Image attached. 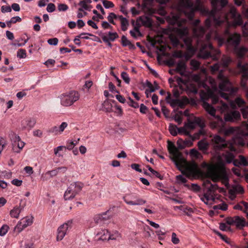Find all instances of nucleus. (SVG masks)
Here are the masks:
<instances>
[{
	"label": "nucleus",
	"instance_id": "nucleus-1",
	"mask_svg": "<svg viewBox=\"0 0 248 248\" xmlns=\"http://www.w3.org/2000/svg\"><path fill=\"white\" fill-rule=\"evenodd\" d=\"M168 149L170 155V158L179 170L183 169V173L187 176L194 175L199 173L197 164L192 162H187L183 157L182 154L176 148L173 142L168 141Z\"/></svg>",
	"mask_w": 248,
	"mask_h": 248
},
{
	"label": "nucleus",
	"instance_id": "nucleus-2",
	"mask_svg": "<svg viewBox=\"0 0 248 248\" xmlns=\"http://www.w3.org/2000/svg\"><path fill=\"white\" fill-rule=\"evenodd\" d=\"M203 167L207 169V175L210 177L212 181L216 182L219 180H222L228 182V177L226 172L225 163L221 159V157L219 156L217 162L215 164H209L203 163Z\"/></svg>",
	"mask_w": 248,
	"mask_h": 248
},
{
	"label": "nucleus",
	"instance_id": "nucleus-3",
	"mask_svg": "<svg viewBox=\"0 0 248 248\" xmlns=\"http://www.w3.org/2000/svg\"><path fill=\"white\" fill-rule=\"evenodd\" d=\"M211 140L213 149L216 152L222 151L226 148L232 152H235L236 148L234 145L243 146L245 144L243 138L239 136H235L231 141L226 140L225 138L219 135H215Z\"/></svg>",
	"mask_w": 248,
	"mask_h": 248
},
{
	"label": "nucleus",
	"instance_id": "nucleus-4",
	"mask_svg": "<svg viewBox=\"0 0 248 248\" xmlns=\"http://www.w3.org/2000/svg\"><path fill=\"white\" fill-rule=\"evenodd\" d=\"M220 53L219 50L215 49L211 43L207 42L202 45L198 57L203 59L212 57L213 60H217Z\"/></svg>",
	"mask_w": 248,
	"mask_h": 248
},
{
	"label": "nucleus",
	"instance_id": "nucleus-5",
	"mask_svg": "<svg viewBox=\"0 0 248 248\" xmlns=\"http://www.w3.org/2000/svg\"><path fill=\"white\" fill-rule=\"evenodd\" d=\"M219 189V192H221L223 190L222 188H219L217 185L211 184V185L207 188V192L203 194L202 196L199 195L202 201L205 204L208 205L209 200L215 202L216 199H218L215 192L217 190Z\"/></svg>",
	"mask_w": 248,
	"mask_h": 248
},
{
	"label": "nucleus",
	"instance_id": "nucleus-6",
	"mask_svg": "<svg viewBox=\"0 0 248 248\" xmlns=\"http://www.w3.org/2000/svg\"><path fill=\"white\" fill-rule=\"evenodd\" d=\"M230 19H232L233 21L231 24L232 27H236L238 26H241L243 24V22L241 15L238 14L236 12V9L232 7L230 8L229 11L224 15L222 20L227 21Z\"/></svg>",
	"mask_w": 248,
	"mask_h": 248
},
{
	"label": "nucleus",
	"instance_id": "nucleus-7",
	"mask_svg": "<svg viewBox=\"0 0 248 248\" xmlns=\"http://www.w3.org/2000/svg\"><path fill=\"white\" fill-rule=\"evenodd\" d=\"M79 98V94L75 91H72L61 95V103L65 107L70 106Z\"/></svg>",
	"mask_w": 248,
	"mask_h": 248
},
{
	"label": "nucleus",
	"instance_id": "nucleus-8",
	"mask_svg": "<svg viewBox=\"0 0 248 248\" xmlns=\"http://www.w3.org/2000/svg\"><path fill=\"white\" fill-rule=\"evenodd\" d=\"M83 186V184L79 182H75L71 184L65 192L64 199L69 200L74 198L81 190Z\"/></svg>",
	"mask_w": 248,
	"mask_h": 248
},
{
	"label": "nucleus",
	"instance_id": "nucleus-9",
	"mask_svg": "<svg viewBox=\"0 0 248 248\" xmlns=\"http://www.w3.org/2000/svg\"><path fill=\"white\" fill-rule=\"evenodd\" d=\"M9 137L12 145V150L16 153H19L25 145V143L21 140L19 136L11 131Z\"/></svg>",
	"mask_w": 248,
	"mask_h": 248
},
{
	"label": "nucleus",
	"instance_id": "nucleus-10",
	"mask_svg": "<svg viewBox=\"0 0 248 248\" xmlns=\"http://www.w3.org/2000/svg\"><path fill=\"white\" fill-rule=\"evenodd\" d=\"M179 1L185 7L184 11L185 15L189 20H192L194 17L195 12L192 0H179Z\"/></svg>",
	"mask_w": 248,
	"mask_h": 248
},
{
	"label": "nucleus",
	"instance_id": "nucleus-11",
	"mask_svg": "<svg viewBox=\"0 0 248 248\" xmlns=\"http://www.w3.org/2000/svg\"><path fill=\"white\" fill-rule=\"evenodd\" d=\"M187 121V123L185 124V126L187 129H194L196 127V124H197L200 128L205 126L204 122L200 117L192 116L188 118Z\"/></svg>",
	"mask_w": 248,
	"mask_h": 248
},
{
	"label": "nucleus",
	"instance_id": "nucleus-12",
	"mask_svg": "<svg viewBox=\"0 0 248 248\" xmlns=\"http://www.w3.org/2000/svg\"><path fill=\"white\" fill-rule=\"evenodd\" d=\"M217 78L221 80L219 84V89L222 91L229 92L231 84L229 79L224 77L221 72L219 73Z\"/></svg>",
	"mask_w": 248,
	"mask_h": 248
},
{
	"label": "nucleus",
	"instance_id": "nucleus-13",
	"mask_svg": "<svg viewBox=\"0 0 248 248\" xmlns=\"http://www.w3.org/2000/svg\"><path fill=\"white\" fill-rule=\"evenodd\" d=\"M72 221H68L60 226L57 231V240H62L65 235L68 228L71 226Z\"/></svg>",
	"mask_w": 248,
	"mask_h": 248
},
{
	"label": "nucleus",
	"instance_id": "nucleus-14",
	"mask_svg": "<svg viewBox=\"0 0 248 248\" xmlns=\"http://www.w3.org/2000/svg\"><path fill=\"white\" fill-rule=\"evenodd\" d=\"M100 235V240H115L117 238L120 237V234L118 232H115L114 234H110L109 232L107 230H104L98 233Z\"/></svg>",
	"mask_w": 248,
	"mask_h": 248
},
{
	"label": "nucleus",
	"instance_id": "nucleus-15",
	"mask_svg": "<svg viewBox=\"0 0 248 248\" xmlns=\"http://www.w3.org/2000/svg\"><path fill=\"white\" fill-rule=\"evenodd\" d=\"M240 41V36L237 33H234L230 35L227 39L228 44L233 46L235 48L239 45Z\"/></svg>",
	"mask_w": 248,
	"mask_h": 248
},
{
	"label": "nucleus",
	"instance_id": "nucleus-16",
	"mask_svg": "<svg viewBox=\"0 0 248 248\" xmlns=\"http://www.w3.org/2000/svg\"><path fill=\"white\" fill-rule=\"evenodd\" d=\"M241 115L239 112L233 111L227 114L225 116V120L227 122H234L240 119Z\"/></svg>",
	"mask_w": 248,
	"mask_h": 248
},
{
	"label": "nucleus",
	"instance_id": "nucleus-17",
	"mask_svg": "<svg viewBox=\"0 0 248 248\" xmlns=\"http://www.w3.org/2000/svg\"><path fill=\"white\" fill-rule=\"evenodd\" d=\"M242 69L243 71L242 75L240 84L242 87L246 89L247 81L248 79V65H243L242 67Z\"/></svg>",
	"mask_w": 248,
	"mask_h": 248
},
{
	"label": "nucleus",
	"instance_id": "nucleus-18",
	"mask_svg": "<svg viewBox=\"0 0 248 248\" xmlns=\"http://www.w3.org/2000/svg\"><path fill=\"white\" fill-rule=\"evenodd\" d=\"M229 151H226L221 155V157L224 159L225 162L227 164H230L232 162L235 158L234 155Z\"/></svg>",
	"mask_w": 248,
	"mask_h": 248
},
{
	"label": "nucleus",
	"instance_id": "nucleus-19",
	"mask_svg": "<svg viewBox=\"0 0 248 248\" xmlns=\"http://www.w3.org/2000/svg\"><path fill=\"white\" fill-rule=\"evenodd\" d=\"M212 20H213V22L217 26H219L222 23L224 22V20H222V19H217L215 16L208 18L205 21V25L207 28L211 26Z\"/></svg>",
	"mask_w": 248,
	"mask_h": 248
},
{
	"label": "nucleus",
	"instance_id": "nucleus-20",
	"mask_svg": "<svg viewBox=\"0 0 248 248\" xmlns=\"http://www.w3.org/2000/svg\"><path fill=\"white\" fill-rule=\"evenodd\" d=\"M108 37L106 35H103L102 39L104 42L108 43L109 45L111 46V44L109 42V41H114L116 39L119 37V36L117 32H109L108 33Z\"/></svg>",
	"mask_w": 248,
	"mask_h": 248
},
{
	"label": "nucleus",
	"instance_id": "nucleus-21",
	"mask_svg": "<svg viewBox=\"0 0 248 248\" xmlns=\"http://www.w3.org/2000/svg\"><path fill=\"white\" fill-rule=\"evenodd\" d=\"M174 31L180 38H184L188 34V29L186 27L175 28Z\"/></svg>",
	"mask_w": 248,
	"mask_h": 248
},
{
	"label": "nucleus",
	"instance_id": "nucleus-22",
	"mask_svg": "<svg viewBox=\"0 0 248 248\" xmlns=\"http://www.w3.org/2000/svg\"><path fill=\"white\" fill-rule=\"evenodd\" d=\"M32 223V218H25L23 219L19 223L17 224L15 229L17 227L20 228L22 225V228L19 231H21L24 228H26L27 226L31 225Z\"/></svg>",
	"mask_w": 248,
	"mask_h": 248
},
{
	"label": "nucleus",
	"instance_id": "nucleus-23",
	"mask_svg": "<svg viewBox=\"0 0 248 248\" xmlns=\"http://www.w3.org/2000/svg\"><path fill=\"white\" fill-rule=\"evenodd\" d=\"M123 200L127 204L131 205H141L146 203V201L141 199H137L136 201H129L126 196L123 197Z\"/></svg>",
	"mask_w": 248,
	"mask_h": 248
},
{
	"label": "nucleus",
	"instance_id": "nucleus-24",
	"mask_svg": "<svg viewBox=\"0 0 248 248\" xmlns=\"http://www.w3.org/2000/svg\"><path fill=\"white\" fill-rule=\"evenodd\" d=\"M228 0H220L219 2L218 0H211V2L215 11H217L219 10L217 6L218 3L220 4L221 8H223L228 4Z\"/></svg>",
	"mask_w": 248,
	"mask_h": 248
},
{
	"label": "nucleus",
	"instance_id": "nucleus-25",
	"mask_svg": "<svg viewBox=\"0 0 248 248\" xmlns=\"http://www.w3.org/2000/svg\"><path fill=\"white\" fill-rule=\"evenodd\" d=\"M203 107L209 114L213 116H215L216 110L212 106L206 102H204Z\"/></svg>",
	"mask_w": 248,
	"mask_h": 248
},
{
	"label": "nucleus",
	"instance_id": "nucleus-26",
	"mask_svg": "<svg viewBox=\"0 0 248 248\" xmlns=\"http://www.w3.org/2000/svg\"><path fill=\"white\" fill-rule=\"evenodd\" d=\"M235 224L236 227L239 229H242L246 226V220L244 217L235 216Z\"/></svg>",
	"mask_w": 248,
	"mask_h": 248
},
{
	"label": "nucleus",
	"instance_id": "nucleus-27",
	"mask_svg": "<svg viewBox=\"0 0 248 248\" xmlns=\"http://www.w3.org/2000/svg\"><path fill=\"white\" fill-rule=\"evenodd\" d=\"M142 24L146 27H151L152 26V20L147 16H141L139 17Z\"/></svg>",
	"mask_w": 248,
	"mask_h": 248
},
{
	"label": "nucleus",
	"instance_id": "nucleus-28",
	"mask_svg": "<svg viewBox=\"0 0 248 248\" xmlns=\"http://www.w3.org/2000/svg\"><path fill=\"white\" fill-rule=\"evenodd\" d=\"M122 44L124 46H128L129 49H135L136 48L134 45L131 43V42L127 39L126 37L124 35H123L121 38Z\"/></svg>",
	"mask_w": 248,
	"mask_h": 248
},
{
	"label": "nucleus",
	"instance_id": "nucleus-29",
	"mask_svg": "<svg viewBox=\"0 0 248 248\" xmlns=\"http://www.w3.org/2000/svg\"><path fill=\"white\" fill-rule=\"evenodd\" d=\"M35 124L36 120L33 118H29L22 122L24 128H26L27 126L32 128L35 125Z\"/></svg>",
	"mask_w": 248,
	"mask_h": 248
},
{
	"label": "nucleus",
	"instance_id": "nucleus-30",
	"mask_svg": "<svg viewBox=\"0 0 248 248\" xmlns=\"http://www.w3.org/2000/svg\"><path fill=\"white\" fill-rule=\"evenodd\" d=\"M197 146L200 151H205L208 149L209 143L206 140H202L198 142Z\"/></svg>",
	"mask_w": 248,
	"mask_h": 248
},
{
	"label": "nucleus",
	"instance_id": "nucleus-31",
	"mask_svg": "<svg viewBox=\"0 0 248 248\" xmlns=\"http://www.w3.org/2000/svg\"><path fill=\"white\" fill-rule=\"evenodd\" d=\"M121 20V28L123 31H125L127 29V27L129 25L128 21L126 18L122 16L119 17Z\"/></svg>",
	"mask_w": 248,
	"mask_h": 248
},
{
	"label": "nucleus",
	"instance_id": "nucleus-32",
	"mask_svg": "<svg viewBox=\"0 0 248 248\" xmlns=\"http://www.w3.org/2000/svg\"><path fill=\"white\" fill-rule=\"evenodd\" d=\"M21 209L18 207H15L11 210L10 211V215L12 217L15 218H18L19 217V215L21 212Z\"/></svg>",
	"mask_w": 248,
	"mask_h": 248
},
{
	"label": "nucleus",
	"instance_id": "nucleus-33",
	"mask_svg": "<svg viewBox=\"0 0 248 248\" xmlns=\"http://www.w3.org/2000/svg\"><path fill=\"white\" fill-rule=\"evenodd\" d=\"M169 39L174 47L177 46L179 44V41L177 36L173 34L169 35Z\"/></svg>",
	"mask_w": 248,
	"mask_h": 248
},
{
	"label": "nucleus",
	"instance_id": "nucleus-34",
	"mask_svg": "<svg viewBox=\"0 0 248 248\" xmlns=\"http://www.w3.org/2000/svg\"><path fill=\"white\" fill-rule=\"evenodd\" d=\"M169 130L170 134L173 136H176L178 134V127L176 125L172 124H170Z\"/></svg>",
	"mask_w": 248,
	"mask_h": 248
},
{
	"label": "nucleus",
	"instance_id": "nucleus-35",
	"mask_svg": "<svg viewBox=\"0 0 248 248\" xmlns=\"http://www.w3.org/2000/svg\"><path fill=\"white\" fill-rule=\"evenodd\" d=\"M186 64L185 62L180 61L178 62L177 66L175 69V72H178L183 70H186Z\"/></svg>",
	"mask_w": 248,
	"mask_h": 248
},
{
	"label": "nucleus",
	"instance_id": "nucleus-36",
	"mask_svg": "<svg viewBox=\"0 0 248 248\" xmlns=\"http://www.w3.org/2000/svg\"><path fill=\"white\" fill-rule=\"evenodd\" d=\"M190 64L191 66V69L194 71L198 70L200 66V63L199 62L195 59L191 60Z\"/></svg>",
	"mask_w": 248,
	"mask_h": 248
},
{
	"label": "nucleus",
	"instance_id": "nucleus-37",
	"mask_svg": "<svg viewBox=\"0 0 248 248\" xmlns=\"http://www.w3.org/2000/svg\"><path fill=\"white\" fill-rule=\"evenodd\" d=\"M231 62V58L229 57L226 56H223L221 61V64L224 67H227Z\"/></svg>",
	"mask_w": 248,
	"mask_h": 248
},
{
	"label": "nucleus",
	"instance_id": "nucleus-38",
	"mask_svg": "<svg viewBox=\"0 0 248 248\" xmlns=\"http://www.w3.org/2000/svg\"><path fill=\"white\" fill-rule=\"evenodd\" d=\"M189 155L192 157H194L197 159L202 157L201 154L195 149H191L189 152Z\"/></svg>",
	"mask_w": 248,
	"mask_h": 248
},
{
	"label": "nucleus",
	"instance_id": "nucleus-39",
	"mask_svg": "<svg viewBox=\"0 0 248 248\" xmlns=\"http://www.w3.org/2000/svg\"><path fill=\"white\" fill-rule=\"evenodd\" d=\"M27 56L26 51L24 49H19L17 52V57L20 59L25 58Z\"/></svg>",
	"mask_w": 248,
	"mask_h": 248
},
{
	"label": "nucleus",
	"instance_id": "nucleus-40",
	"mask_svg": "<svg viewBox=\"0 0 248 248\" xmlns=\"http://www.w3.org/2000/svg\"><path fill=\"white\" fill-rule=\"evenodd\" d=\"M103 6L107 9L113 8L114 6L112 2L107 0H102Z\"/></svg>",
	"mask_w": 248,
	"mask_h": 248
},
{
	"label": "nucleus",
	"instance_id": "nucleus-41",
	"mask_svg": "<svg viewBox=\"0 0 248 248\" xmlns=\"http://www.w3.org/2000/svg\"><path fill=\"white\" fill-rule=\"evenodd\" d=\"M9 226L3 225L0 229V236H4L8 232Z\"/></svg>",
	"mask_w": 248,
	"mask_h": 248
},
{
	"label": "nucleus",
	"instance_id": "nucleus-42",
	"mask_svg": "<svg viewBox=\"0 0 248 248\" xmlns=\"http://www.w3.org/2000/svg\"><path fill=\"white\" fill-rule=\"evenodd\" d=\"M239 157L240 160L238 164H240V165H243L244 166H247L248 165V162L244 156L240 155L239 156Z\"/></svg>",
	"mask_w": 248,
	"mask_h": 248
},
{
	"label": "nucleus",
	"instance_id": "nucleus-43",
	"mask_svg": "<svg viewBox=\"0 0 248 248\" xmlns=\"http://www.w3.org/2000/svg\"><path fill=\"white\" fill-rule=\"evenodd\" d=\"M117 18L116 15L114 13H110L108 16V21L111 24L114 25V19Z\"/></svg>",
	"mask_w": 248,
	"mask_h": 248
},
{
	"label": "nucleus",
	"instance_id": "nucleus-44",
	"mask_svg": "<svg viewBox=\"0 0 248 248\" xmlns=\"http://www.w3.org/2000/svg\"><path fill=\"white\" fill-rule=\"evenodd\" d=\"M78 4L81 6V7L78 9L79 12H83L84 11L83 10H86V9L87 8L88 4L86 3H85L83 0L80 1Z\"/></svg>",
	"mask_w": 248,
	"mask_h": 248
},
{
	"label": "nucleus",
	"instance_id": "nucleus-45",
	"mask_svg": "<svg viewBox=\"0 0 248 248\" xmlns=\"http://www.w3.org/2000/svg\"><path fill=\"white\" fill-rule=\"evenodd\" d=\"M128 99L129 100V102H128V104L134 108H139V104L137 102L134 101L131 97H128Z\"/></svg>",
	"mask_w": 248,
	"mask_h": 248
},
{
	"label": "nucleus",
	"instance_id": "nucleus-46",
	"mask_svg": "<svg viewBox=\"0 0 248 248\" xmlns=\"http://www.w3.org/2000/svg\"><path fill=\"white\" fill-rule=\"evenodd\" d=\"M121 77L123 79L124 81V82L127 83L129 84L130 82V78H129V76L128 74L125 72H123L121 74Z\"/></svg>",
	"mask_w": 248,
	"mask_h": 248
},
{
	"label": "nucleus",
	"instance_id": "nucleus-47",
	"mask_svg": "<svg viewBox=\"0 0 248 248\" xmlns=\"http://www.w3.org/2000/svg\"><path fill=\"white\" fill-rule=\"evenodd\" d=\"M56 10V7L54 4L49 3L47 4L46 10L48 12L52 13Z\"/></svg>",
	"mask_w": 248,
	"mask_h": 248
},
{
	"label": "nucleus",
	"instance_id": "nucleus-48",
	"mask_svg": "<svg viewBox=\"0 0 248 248\" xmlns=\"http://www.w3.org/2000/svg\"><path fill=\"white\" fill-rule=\"evenodd\" d=\"M66 148V147L64 146H59L57 147V148H54V154L58 156H62L61 155L59 154V152L61 151H62L63 149Z\"/></svg>",
	"mask_w": 248,
	"mask_h": 248
},
{
	"label": "nucleus",
	"instance_id": "nucleus-49",
	"mask_svg": "<svg viewBox=\"0 0 248 248\" xmlns=\"http://www.w3.org/2000/svg\"><path fill=\"white\" fill-rule=\"evenodd\" d=\"M48 132L50 133L54 134L55 135H57L60 133V131L59 130V127L56 126H54L52 127L48 130Z\"/></svg>",
	"mask_w": 248,
	"mask_h": 248
},
{
	"label": "nucleus",
	"instance_id": "nucleus-50",
	"mask_svg": "<svg viewBox=\"0 0 248 248\" xmlns=\"http://www.w3.org/2000/svg\"><path fill=\"white\" fill-rule=\"evenodd\" d=\"M235 103L239 107H242L245 104L244 100L240 97L236 98L235 99Z\"/></svg>",
	"mask_w": 248,
	"mask_h": 248
},
{
	"label": "nucleus",
	"instance_id": "nucleus-51",
	"mask_svg": "<svg viewBox=\"0 0 248 248\" xmlns=\"http://www.w3.org/2000/svg\"><path fill=\"white\" fill-rule=\"evenodd\" d=\"M58 170L57 169L50 171H48L45 174V175H49L50 177H52L53 176H56L58 174Z\"/></svg>",
	"mask_w": 248,
	"mask_h": 248
},
{
	"label": "nucleus",
	"instance_id": "nucleus-52",
	"mask_svg": "<svg viewBox=\"0 0 248 248\" xmlns=\"http://www.w3.org/2000/svg\"><path fill=\"white\" fill-rule=\"evenodd\" d=\"M246 51L247 49L245 48L242 47L238 50L237 53L239 57H242L245 54Z\"/></svg>",
	"mask_w": 248,
	"mask_h": 248
},
{
	"label": "nucleus",
	"instance_id": "nucleus-53",
	"mask_svg": "<svg viewBox=\"0 0 248 248\" xmlns=\"http://www.w3.org/2000/svg\"><path fill=\"white\" fill-rule=\"evenodd\" d=\"M184 140L182 139H179L177 141V144L178 147L176 148L179 150V149H182L185 148V145L183 143Z\"/></svg>",
	"mask_w": 248,
	"mask_h": 248
},
{
	"label": "nucleus",
	"instance_id": "nucleus-54",
	"mask_svg": "<svg viewBox=\"0 0 248 248\" xmlns=\"http://www.w3.org/2000/svg\"><path fill=\"white\" fill-rule=\"evenodd\" d=\"M171 241L174 244H177L179 243L180 240L175 232L172 233Z\"/></svg>",
	"mask_w": 248,
	"mask_h": 248
},
{
	"label": "nucleus",
	"instance_id": "nucleus-55",
	"mask_svg": "<svg viewBox=\"0 0 248 248\" xmlns=\"http://www.w3.org/2000/svg\"><path fill=\"white\" fill-rule=\"evenodd\" d=\"M59 11H65L68 9V6L65 4H59L58 6Z\"/></svg>",
	"mask_w": 248,
	"mask_h": 248
},
{
	"label": "nucleus",
	"instance_id": "nucleus-56",
	"mask_svg": "<svg viewBox=\"0 0 248 248\" xmlns=\"http://www.w3.org/2000/svg\"><path fill=\"white\" fill-rule=\"evenodd\" d=\"M47 43L50 45L56 46L58 44V39L57 38H51L47 40Z\"/></svg>",
	"mask_w": 248,
	"mask_h": 248
},
{
	"label": "nucleus",
	"instance_id": "nucleus-57",
	"mask_svg": "<svg viewBox=\"0 0 248 248\" xmlns=\"http://www.w3.org/2000/svg\"><path fill=\"white\" fill-rule=\"evenodd\" d=\"M233 189L235 192L238 193H243L244 192V189L242 186L240 185L236 186L233 187Z\"/></svg>",
	"mask_w": 248,
	"mask_h": 248
},
{
	"label": "nucleus",
	"instance_id": "nucleus-58",
	"mask_svg": "<svg viewBox=\"0 0 248 248\" xmlns=\"http://www.w3.org/2000/svg\"><path fill=\"white\" fill-rule=\"evenodd\" d=\"M235 216L233 217H227L226 219V223L228 225H231L235 223Z\"/></svg>",
	"mask_w": 248,
	"mask_h": 248
},
{
	"label": "nucleus",
	"instance_id": "nucleus-59",
	"mask_svg": "<svg viewBox=\"0 0 248 248\" xmlns=\"http://www.w3.org/2000/svg\"><path fill=\"white\" fill-rule=\"evenodd\" d=\"M194 140H192V138H191V140H184L183 143L184 145H185V148L186 147H191L193 145V141Z\"/></svg>",
	"mask_w": 248,
	"mask_h": 248
},
{
	"label": "nucleus",
	"instance_id": "nucleus-60",
	"mask_svg": "<svg viewBox=\"0 0 248 248\" xmlns=\"http://www.w3.org/2000/svg\"><path fill=\"white\" fill-rule=\"evenodd\" d=\"M183 41L186 46H187L188 45L192 44L191 39L189 37H188L187 36L183 38Z\"/></svg>",
	"mask_w": 248,
	"mask_h": 248
},
{
	"label": "nucleus",
	"instance_id": "nucleus-61",
	"mask_svg": "<svg viewBox=\"0 0 248 248\" xmlns=\"http://www.w3.org/2000/svg\"><path fill=\"white\" fill-rule=\"evenodd\" d=\"M234 131H235V129L234 127H230L225 131L224 134L226 136H228L231 134L233 133Z\"/></svg>",
	"mask_w": 248,
	"mask_h": 248
},
{
	"label": "nucleus",
	"instance_id": "nucleus-62",
	"mask_svg": "<svg viewBox=\"0 0 248 248\" xmlns=\"http://www.w3.org/2000/svg\"><path fill=\"white\" fill-rule=\"evenodd\" d=\"M186 46V49L188 51V53H191L192 55H193L195 53V50L194 47L192 46V44Z\"/></svg>",
	"mask_w": 248,
	"mask_h": 248
},
{
	"label": "nucleus",
	"instance_id": "nucleus-63",
	"mask_svg": "<svg viewBox=\"0 0 248 248\" xmlns=\"http://www.w3.org/2000/svg\"><path fill=\"white\" fill-rule=\"evenodd\" d=\"M1 10L2 13L11 12L12 9L9 6H2L1 8Z\"/></svg>",
	"mask_w": 248,
	"mask_h": 248
},
{
	"label": "nucleus",
	"instance_id": "nucleus-64",
	"mask_svg": "<svg viewBox=\"0 0 248 248\" xmlns=\"http://www.w3.org/2000/svg\"><path fill=\"white\" fill-rule=\"evenodd\" d=\"M243 117L244 118H247L248 115V106L242 108L241 109Z\"/></svg>",
	"mask_w": 248,
	"mask_h": 248
}]
</instances>
